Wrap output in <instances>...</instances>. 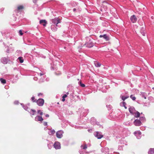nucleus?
Listing matches in <instances>:
<instances>
[{
  "instance_id": "nucleus-34",
  "label": "nucleus",
  "mask_w": 154,
  "mask_h": 154,
  "mask_svg": "<svg viewBox=\"0 0 154 154\" xmlns=\"http://www.w3.org/2000/svg\"><path fill=\"white\" fill-rule=\"evenodd\" d=\"M140 120L142 122H144L145 121V119L144 117H142L140 118Z\"/></svg>"
},
{
  "instance_id": "nucleus-33",
  "label": "nucleus",
  "mask_w": 154,
  "mask_h": 154,
  "mask_svg": "<svg viewBox=\"0 0 154 154\" xmlns=\"http://www.w3.org/2000/svg\"><path fill=\"white\" fill-rule=\"evenodd\" d=\"M130 97L133 100H135L136 99V97L132 95L130 96Z\"/></svg>"
},
{
  "instance_id": "nucleus-51",
  "label": "nucleus",
  "mask_w": 154,
  "mask_h": 154,
  "mask_svg": "<svg viewBox=\"0 0 154 154\" xmlns=\"http://www.w3.org/2000/svg\"><path fill=\"white\" fill-rule=\"evenodd\" d=\"M40 81H41V82H43V80H41Z\"/></svg>"
},
{
  "instance_id": "nucleus-27",
  "label": "nucleus",
  "mask_w": 154,
  "mask_h": 154,
  "mask_svg": "<svg viewBox=\"0 0 154 154\" xmlns=\"http://www.w3.org/2000/svg\"><path fill=\"white\" fill-rule=\"evenodd\" d=\"M143 31L142 32L141 31V30L140 31V32L142 34V35L143 36H145V35H146V32H145V28H143Z\"/></svg>"
},
{
  "instance_id": "nucleus-47",
  "label": "nucleus",
  "mask_w": 154,
  "mask_h": 154,
  "mask_svg": "<svg viewBox=\"0 0 154 154\" xmlns=\"http://www.w3.org/2000/svg\"><path fill=\"white\" fill-rule=\"evenodd\" d=\"M108 106H110V108H108V110H110V109H111V106H110V105H109Z\"/></svg>"
},
{
  "instance_id": "nucleus-26",
  "label": "nucleus",
  "mask_w": 154,
  "mask_h": 154,
  "mask_svg": "<svg viewBox=\"0 0 154 154\" xmlns=\"http://www.w3.org/2000/svg\"><path fill=\"white\" fill-rule=\"evenodd\" d=\"M52 143L51 142H49V144H48V146L49 149H51L52 147Z\"/></svg>"
},
{
  "instance_id": "nucleus-12",
  "label": "nucleus",
  "mask_w": 154,
  "mask_h": 154,
  "mask_svg": "<svg viewBox=\"0 0 154 154\" xmlns=\"http://www.w3.org/2000/svg\"><path fill=\"white\" fill-rule=\"evenodd\" d=\"M140 95L142 97L144 98L145 99H146V97H147V94L145 92H140Z\"/></svg>"
},
{
  "instance_id": "nucleus-13",
  "label": "nucleus",
  "mask_w": 154,
  "mask_h": 154,
  "mask_svg": "<svg viewBox=\"0 0 154 154\" xmlns=\"http://www.w3.org/2000/svg\"><path fill=\"white\" fill-rule=\"evenodd\" d=\"M29 110H28V111L29 112L31 115H34L36 113V111L35 110L29 109Z\"/></svg>"
},
{
  "instance_id": "nucleus-3",
  "label": "nucleus",
  "mask_w": 154,
  "mask_h": 154,
  "mask_svg": "<svg viewBox=\"0 0 154 154\" xmlns=\"http://www.w3.org/2000/svg\"><path fill=\"white\" fill-rule=\"evenodd\" d=\"M1 62L4 64H6L10 61V60L8 58L5 57H2L0 60Z\"/></svg>"
},
{
  "instance_id": "nucleus-8",
  "label": "nucleus",
  "mask_w": 154,
  "mask_h": 154,
  "mask_svg": "<svg viewBox=\"0 0 154 154\" xmlns=\"http://www.w3.org/2000/svg\"><path fill=\"white\" fill-rule=\"evenodd\" d=\"M54 147L56 149H59L60 148V145L59 142H55L53 145Z\"/></svg>"
},
{
  "instance_id": "nucleus-25",
  "label": "nucleus",
  "mask_w": 154,
  "mask_h": 154,
  "mask_svg": "<svg viewBox=\"0 0 154 154\" xmlns=\"http://www.w3.org/2000/svg\"><path fill=\"white\" fill-rule=\"evenodd\" d=\"M94 64L97 67H99L101 65V64L100 63L97 62H94Z\"/></svg>"
},
{
  "instance_id": "nucleus-29",
  "label": "nucleus",
  "mask_w": 154,
  "mask_h": 154,
  "mask_svg": "<svg viewBox=\"0 0 154 154\" xmlns=\"http://www.w3.org/2000/svg\"><path fill=\"white\" fill-rule=\"evenodd\" d=\"M93 45L92 43H90L89 44H86V46L88 48H91L93 46Z\"/></svg>"
},
{
  "instance_id": "nucleus-48",
  "label": "nucleus",
  "mask_w": 154,
  "mask_h": 154,
  "mask_svg": "<svg viewBox=\"0 0 154 154\" xmlns=\"http://www.w3.org/2000/svg\"><path fill=\"white\" fill-rule=\"evenodd\" d=\"M143 28H144V27H142V28H141V30H140V31H141H141H142V32L143 31Z\"/></svg>"
},
{
  "instance_id": "nucleus-18",
  "label": "nucleus",
  "mask_w": 154,
  "mask_h": 154,
  "mask_svg": "<svg viewBox=\"0 0 154 154\" xmlns=\"http://www.w3.org/2000/svg\"><path fill=\"white\" fill-rule=\"evenodd\" d=\"M101 151L102 152H107L109 151V149L107 147L103 148L101 149Z\"/></svg>"
},
{
  "instance_id": "nucleus-16",
  "label": "nucleus",
  "mask_w": 154,
  "mask_h": 154,
  "mask_svg": "<svg viewBox=\"0 0 154 154\" xmlns=\"http://www.w3.org/2000/svg\"><path fill=\"white\" fill-rule=\"evenodd\" d=\"M48 133L49 135H52L55 133V131L54 129L49 130Z\"/></svg>"
},
{
  "instance_id": "nucleus-35",
  "label": "nucleus",
  "mask_w": 154,
  "mask_h": 154,
  "mask_svg": "<svg viewBox=\"0 0 154 154\" xmlns=\"http://www.w3.org/2000/svg\"><path fill=\"white\" fill-rule=\"evenodd\" d=\"M81 147L83 149H86L87 148V146L85 145L84 146H83L82 145L81 146Z\"/></svg>"
},
{
  "instance_id": "nucleus-10",
  "label": "nucleus",
  "mask_w": 154,
  "mask_h": 154,
  "mask_svg": "<svg viewBox=\"0 0 154 154\" xmlns=\"http://www.w3.org/2000/svg\"><path fill=\"white\" fill-rule=\"evenodd\" d=\"M35 120L36 121L42 122L43 120V119L41 116H38L35 117Z\"/></svg>"
},
{
  "instance_id": "nucleus-41",
  "label": "nucleus",
  "mask_w": 154,
  "mask_h": 154,
  "mask_svg": "<svg viewBox=\"0 0 154 154\" xmlns=\"http://www.w3.org/2000/svg\"><path fill=\"white\" fill-rule=\"evenodd\" d=\"M43 124L45 126H46L47 125V122H44Z\"/></svg>"
},
{
  "instance_id": "nucleus-23",
  "label": "nucleus",
  "mask_w": 154,
  "mask_h": 154,
  "mask_svg": "<svg viewBox=\"0 0 154 154\" xmlns=\"http://www.w3.org/2000/svg\"><path fill=\"white\" fill-rule=\"evenodd\" d=\"M18 59L19 60L20 62L21 63H22L23 62L24 60L22 57H19L18 58Z\"/></svg>"
},
{
  "instance_id": "nucleus-4",
  "label": "nucleus",
  "mask_w": 154,
  "mask_h": 154,
  "mask_svg": "<svg viewBox=\"0 0 154 154\" xmlns=\"http://www.w3.org/2000/svg\"><path fill=\"white\" fill-rule=\"evenodd\" d=\"M134 134L138 139H140L141 137V133L140 131H137L134 132Z\"/></svg>"
},
{
  "instance_id": "nucleus-37",
  "label": "nucleus",
  "mask_w": 154,
  "mask_h": 154,
  "mask_svg": "<svg viewBox=\"0 0 154 154\" xmlns=\"http://www.w3.org/2000/svg\"><path fill=\"white\" fill-rule=\"evenodd\" d=\"M19 34L20 35H23V33H22V31L21 30H20L19 31Z\"/></svg>"
},
{
  "instance_id": "nucleus-9",
  "label": "nucleus",
  "mask_w": 154,
  "mask_h": 154,
  "mask_svg": "<svg viewBox=\"0 0 154 154\" xmlns=\"http://www.w3.org/2000/svg\"><path fill=\"white\" fill-rule=\"evenodd\" d=\"M134 124L136 126H140L141 125V122L139 120L136 119L134 122Z\"/></svg>"
},
{
  "instance_id": "nucleus-36",
  "label": "nucleus",
  "mask_w": 154,
  "mask_h": 154,
  "mask_svg": "<svg viewBox=\"0 0 154 154\" xmlns=\"http://www.w3.org/2000/svg\"><path fill=\"white\" fill-rule=\"evenodd\" d=\"M121 105L124 106H126V103L125 102H123L122 103H120Z\"/></svg>"
},
{
  "instance_id": "nucleus-20",
  "label": "nucleus",
  "mask_w": 154,
  "mask_h": 154,
  "mask_svg": "<svg viewBox=\"0 0 154 154\" xmlns=\"http://www.w3.org/2000/svg\"><path fill=\"white\" fill-rule=\"evenodd\" d=\"M21 105L22 106V107L23 109L26 110L28 111V110H29V108L27 106H25L23 104L20 103Z\"/></svg>"
},
{
  "instance_id": "nucleus-40",
  "label": "nucleus",
  "mask_w": 154,
  "mask_h": 154,
  "mask_svg": "<svg viewBox=\"0 0 154 154\" xmlns=\"http://www.w3.org/2000/svg\"><path fill=\"white\" fill-rule=\"evenodd\" d=\"M67 95L66 94H64V95H63V96L62 98H65L66 97H67Z\"/></svg>"
},
{
  "instance_id": "nucleus-30",
  "label": "nucleus",
  "mask_w": 154,
  "mask_h": 154,
  "mask_svg": "<svg viewBox=\"0 0 154 154\" xmlns=\"http://www.w3.org/2000/svg\"><path fill=\"white\" fill-rule=\"evenodd\" d=\"M23 8V7L22 5H20L18 6L17 9L19 10L22 9Z\"/></svg>"
},
{
  "instance_id": "nucleus-19",
  "label": "nucleus",
  "mask_w": 154,
  "mask_h": 154,
  "mask_svg": "<svg viewBox=\"0 0 154 154\" xmlns=\"http://www.w3.org/2000/svg\"><path fill=\"white\" fill-rule=\"evenodd\" d=\"M148 153L149 154H154V148H150L149 149Z\"/></svg>"
},
{
  "instance_id": "nucleus-56",
  "label": "nucleus",
  "mask_w": 154,
  "mask_h": 154,
  "mask_svg": "<svg viewBox=\"0 0 154 154\" xmlns=\"http://www.w3.org/2000/svg\"><path fill=\"white\" fill-rule=\"evenodd\" d=\"M110 107V106H109V108Z\"/></svg>"
},
{
  "instance_id": "nucleus-57",
  "label": "nucleus",
  "mask_w": 154,
  "mask_h": 154,
  "mask_svg": "<svg viewBox=\"0 0 154 154\" xmlns=\"http://www.w3.org/2000/svg\"><path fill=\"white\" fill-rule=\"evenodd\" d=\"M152 17H152V18H153Z\"/></svg>"
},
{
  "instance_id": "nucleus-46",
  "label": "nucleus",
  "mask_w": 154,
  "mask_h": 154,
  "mask_svg": "<svg viewBox=\"0 0 154 154\" xmlns=\"http://www.w3.org/2000/svg\"><path fill=\"white\" fill-rule=\"evenodd\" d=\"M65 100V98H63L62 99V101H63V102H64V101Z\"/></svg>"
},
{
  "instance_id": "nucleus-6",
  "label": "nucleus",
  "mask_w": 154,
  "mask_h": 154,
  "mask_svg": "<svg viewBox=\"0 0 154 154\" xmlns=\"http://www.w3.org/2000/svg\"><path fill=\"white\" fill-rule=\"evenodd\" d=\"M37 104L40 106H42L44 103V101L42 99H39L36 101Z\"/></svg>"
},
{
  "instance_id": "nucleus-43",
  "label": "nucleus",
  "mask_w": 154,
  "mask_h": 154,
  "mask_svg": "<svg viewBox=\"0 0 154 154\" xmlns=\"http://www.w3.org/2000/svg\"><path fill=\"white\" fill-rule=\"evenodd\" d=\"M103 35H100L99 37L100 38L103 37Z\"/></svg>"
},
{
  "instance_id": "nucleus-15",
  "label": "nucleus",
  "mask_w": 154,
  "mask_h": 154,
  "mask_svg": "<svg viewBox=\"0 0 154 154\" xmlns=\"http://www.w3.org/2000/svg\"><path fill=\"white\" fill-rule=\"evenodd\" d=\"M57 26H56V25L52 24L51 26V28L52 30L53 31H56L57 29Z\"/></svg>"
},
{
  "instance_id": "nucleus-11",
  "label": "nucleus",
  "mask_w": 154,
  "mask_h": 154,
  "mask_svg": "<svg viewBox=\"0 0 154 154\" xmlns=\"http://www.w3.org/2000/svg\"><path fill=\"white\" fill-rule=\"evenodd\" d=\"M130 19L131 22L133 23H135L137 20V19L134 15L131 16Z\"/></svg>"
},
{
  "instance_id": "nucleus-53",
  "label": "nucleus",
  "mask_w": 154,
  "mask_h": 154,
  "mask_svg": "<svg viewBox=\"0 0 154 154\" xmlns=\"http://www.w3.org/2000/svg\"><path fill=\"white\" fill-rule=\"evenodd\" d=\"M45 75H44V76H43V77H45Z\"/></svg>"
},
{
  "instance_id": "nucleus-14",
  "label": "nucleus",
  "mask_w": 154,
  "mask_h": 154,
  "mask_svg": "<svg viewBox=\"0 0 154 154\" xmlns=\"http://www.w3.org/2000/svg\"><path fill=\"white\" fill-rule=\"evenodd\" d=\"M40 23L43 25L44 26H45L47 23L45 20H41L39 21Z\"/></svg>"
},
{
  "instance_id": "nucleus-7",
  "label": "nucleus",
  "mask_w": 154,
  "mask_h": 154,
  "mask_svg": "<svg viewBox=\"0 0 154 154\" xmlns=\"http://www.w3.org/2000/svg\"><path fill=\"white\" fill-rule=\"evenodd\" d=\"M94 135L95 137L97 138L98 139H100L103 137V135L101 134L100 132H96L94 133Z\"/></svg>"
},
{
  "instance_id": "nucleus-5",
  "label": "nucleus",
  "mask_w": 154,
  "mask_h": 154,
  "mask_svg": "<svg viewBox=\"0 0 154 154\" xmlns=\"http://www.w3.org/2000/svg\"><path fill=\"white\" fill-rule=\"evenodd\" d=\"M63 132L62 130H60L56 133V135L57 137L59 138H61L63 137Z\"/></svg>"
},
{
  "instance_id": "nucleus-21",
  "label": "nucleus",
  "mask_w": 154,
  "mask_h": 154,
  "mask_svg": "<svg viewBox=\"0 0 154 154\" xmlns=\"http://www.w3.org/2000/svg\"><path fill=\"white\" fill-rule=\"evenodd\" d=\"M96 120L94 118H92L91 119V122L93 125H94L96 124Z\"/></svg>"
},
{
  "instance_id": "nucleus-39",
  "label": "nucleus",
  "mask_w": 154,
  "mask_h": 154,
  "mask_svg": "<svg viewBox=\"0 0 154 154\" xmlns=\"http://www.w3.org/2000/svg\"><path fill=\"white\" fill-rule=\"evenodd\" d=\"M19 103V102L18 101H15L14 102V103L15 104H18Z\"/></svg>"
},
{
  "instance_id": "nucleus-32",
  "label": "nucleus",
  "mask_w": 154,
  "mask_h": 154,
  "mask_svg": "<svg viewBox=\"0 0 154 154\" xmlns=\"http://www.w3.org/2000/svg\"><path fill=\"white\" fill-rule=\"evenodd\" d=\"M79 83L80 86L82 87H84L85 86V85L83 84H82L81 81L79 82Z\"/></svg>"
},
{
  "instance_id": "nucleus-1",
  "label": "nucleus",
  "mask_w": 154,
  "mask_h": 154,
  "mask_svg": "<svg viewBox=\"0 0 154 154\" xmlns=\"http://www.w3.org/2000/svg\"><path fill=\"white\" fill-rule=\"evenodd\" d=\"M129 110L130 112L133 115L134 117L138 118L140 115V113L138 111H136L133 107L130 106L129 108Z\"/></svg>"
},
{
  "instance_id": "nucleus-28",
  "label": "nucleus",
  "mask_w": 154,
  "mask_h": 154,
  "mask_svg": "<svg viewBox=\"0 0 154 154\" xmlns=\"http://www.w3.org/2000/svg\"><path fill=\"white\" fill-rule=\"evenodd\" d=\"M38 75L40 76H41L42 75H43L45 74V73L44 72H38Z\"/></svg>"
},
{
  "instance_id": "nucleus-2",
  "label": "nucleus",
  "mask_w": 154,
  "mask_h": 154,
  "mask_svg": "<svg viewBox=\"0 0 154 154\" xmlns=\"http://www.w3.org/2000/svg\"><path fill=\"white\" fill-rule=\"evenodd\" d=\"M52 23L53 24L56 25V26H57V24L60 23V20H58L57 18L56 17L54 19H52L51 20Z\"/></svg>"
},
{
  "instance_id": "nucleus-54",
  "label": "nucleus",
  "mask_w": 154,
  "mask_h": 154,
  "mask_svg": "<svg viewBox=\"0 0 154 154\" xmlns=\"http://www.w3.org/2000/svg\"><path fill=\"white\" fill-rule=\"evenodd\" d=\"M29 105H30V104H28V105H29Z\"/></svg>"
},
{
  "instance_id": "nucleus-42",
  "label": "nucleus",
  "mask_w": 154,
  "mask_h": 154,
  "mask_svg": "<svg viewBox=\"0 0 154 154\" xmlns=\"http://www.w3.org/2000/svg\"><path fill=\"white\" fill-rule=\"evenodd\" d=\"M42 95V94L41 93H39L38 94V96H40V95Z\"/></svg>"
},
{
  "instance_id": "nucleus-55",
  "label": "nucleus",
  "mask_w": 154,
  "mask_h": 154,
  "mask_svg": "<svg viewBox=\"0 0 154 154\" xmlns=\"http://www.w3.org/2000/svg\"><path fill=\"white\" fill-rule=\"evenodd\" d=\"M152 89H154V88H152Z\"/></svg>"
},
{
  "instance_id": "nucleus-45",
  "label": "nucleus",
  "mask_w": 154,
  "mask_h": 154,
  "mask_svg": "<svg viewBox=\"0 0 154 154\" xmlns=\"http://www.w3.org/2000/svg\"><path fill=\"white\" fill-rule=\"evenodd\" d=\"M45 116H46V117H49V115H48V114H46V115H45Z\"/></svg>"
},
{
  "instance_id": "nucleus-50",
  "label": "nucleus",
  "mask_w": 154,
  "mask_h": 154,
  "mask_svg": "<svg viewBox=\"0 0 154 154\" xmlns=\"http://www.w3.org/2000/svg\"><path fill=\"white\" fill-rule=\"evenodd\" d=\"M73 10L74 11H75L76 10V9H75V8L73 9Z\"/></svg>"
},
{
  "instance_id": "nucleus-31",
  "label": "nucleus",
  "mask_w": 154,
  "mask_h": 154,
  "mask_svg": "<svg viewBox=\"0 0 154 154\" xmlns=\"http://www.w3.org/2000/svg\"><path fill=\"white\" fill-rule=\"evenodd\" d=\"M37 112L38 114H39L40 115H43L42 112L40 110H38L37 111Z\"/></svg>"
},
{
  "instance_id": "nucleus-49",
  "label": "nucleus",
  "mask_w": 154,
  "mask_h": 154,
  "mask_svg": "<svg viewBox=\"0 0 154 154\" xmlns=\"http://www.w3.org/2000/svg\"><path fill=\"white\" fill-rule=\"evenodd\" d=\"M124 106V107L125 109H126L127 108V107L126 106Z\"/></svg>"
},
{
  "instance_id": "nucleus-17",
  "label": "nucleus",
  "mask_w": 154,
  "mask_h": 154,
  "mask_svg": "<svg viewBox=\"0 0 154 154\" xmlns=\"http://www.w3.org/2000/svg\"><path fill=\"white\" fill-rule=\"evenodd\" d=\"M129 96H124L122 94L120 96V98L122 99V100L124 101L126 99L128 98L129 97Z\"/></svg>"
},
{
  "instance_id": "nucleus-44",
  "label": "nucleus",
  "mask_w": 154,
  "mask_h": 154,
  "mask_svg": "<svg viewBox=\"0 0 154 154\" xmlns=\"http://www.w3.org/2000/svg\"><path fill=\"white\" fill-rule=\"evenodd\" d=\"M37 0H33V2L34 3H35Z\"/></svg>"
},
{
  "instance_id": "nucleus-22",
  "label": "nucleus",
  "mask_w": 154,
  "mask_h": 154,
  "mask_svg": "<svg viewBox=\"0 0 154 154\" xmlns=\"http://www.w3.org/2000/svg\"><path fill=\"white\" fill-rule=\"evenodd\" d=\"M103 36V38L106 41H107L109 40V37L106 34H104Z\"/></svg>"
},
{
  "instance_id": "nucleus-24",
  "label": "nucleus",
  "mask_w": 154,
  "mask_h": 154,
  "mask_svg": "<svg viewBox=\"0 0 154 154\" xmlns=\"http://www.w3.org/2000/svg\"><path fill=\"white\" fill-rule=\"evenodd\" d=\"M0 81L2 83L4 84H5L6 83V80L4 79L3 78H0Z\"/></svg>"
},
{
  "instance_id": "nucleus-38",
  "label": "nucleus",
  "mask_w": 154,
  "mask_h": 154,
  "mask_svg": "<svg viewBox=\"0 0 154 154\" xmlns=\"http://www.w3.org/2000/svg\"><path fill=\"white\" fill-rule=\"evenodd\" d=\"M35 98L34 97V96L32 97L31 98L33 102H35Z\"/></svg>"
},
{
  "instance_id": "nucleus-52",
  "label": "nucleus",
  "mask_w": 154,
  "mask_h": 154,
  "mask_svg": "<svg viewBox=\"0 0 154 154\" xmlns=\"http://www.w3.org/2000/svg\"><path fill=\"white\" fill-rule=\"evenodd\" d=\"M88 131H90V130H89V129H88Z\"/></svg>"
}]
</instances>
